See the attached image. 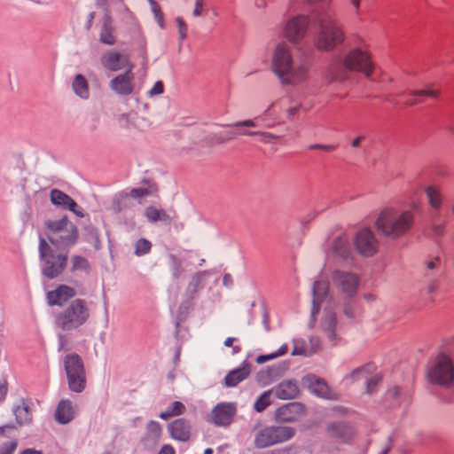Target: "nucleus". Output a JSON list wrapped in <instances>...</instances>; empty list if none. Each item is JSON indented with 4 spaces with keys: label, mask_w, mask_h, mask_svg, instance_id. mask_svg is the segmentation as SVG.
I'll use <instances>...</instances> for the list:
<instances>
[{
    "label": "nucleus",
    "mask_w": 454,
    "mask_h": 454,
    "mask_svg": "<svg viewBox=\"0 0 454 454\" xmlns=\"http://www.w3.org/2000/svg\"><path fill=\"white\" fill-rule=\"evenodd\" d=\"M270 68L283 86L296 87L309 79V62L294 61L292 49L286 42H280L275 46Z\"/></svg>",
    "instance_id": "1"
},
{
    "label": "nucleus",
    "mask_w": 454,
    "mask_h": 454,
    "mask_svg": "<svg viewBox=\"0 0 454 454\" xmlns=\"http://www.w3.org/2000/svg\"><path fill=\"white\" fill-rule=\"evenodd\" d=\"M414 222L415 214L412 210L387 207L380 213L375 222V227L384 237L397 239L411 231Z\"/></svg>",
    "instance_id": "2"
},
{
    "label": "nucleus",
    "mask_w": 454,
    "mask_h": 454,
    "mask_svg": "<svg viewBox=\"0 0 454 454\" xmlns=\"http://www.w3.org/2000/svg\"><path fill=\"white\" fill-rule=\"evenodd\" d=\"M317 29L314 38L315 48L322 52H330L345 41L342 26L333 17L323 15L317 20Z\"/></svg>",
    "instance_id": "3"
},
{
    "label": "nucleus",
    "mask_w": 454,
    "mask_h": 454,
    "mask_svg": "<svg viewBox=\"0 0 454 454\" xmlns=\"http://www.w3.org/2000/svg\"><path fill=\"white\" fill-rule=\"evenodd\" d=\"M90 317V309L87 301L77 298L71 301L55 317V325L63 332H72L83 326Z\"/></svg>",
    "instance_id": "4"
},
{
    "label": "nucleus",
    "mask_w": 454,
    "mask_h": 454,
    "mask_svg": "<svg viewBox=\"0 0 454 454\" xmlns=\"http://www.w3.org/2000/svg\"><path fill=\"white\" fill-rule=\"evenodd\" d=\"M44 227L49 241L57 247L68 248L78 240V229L67 216L47 220L44 223Z\"/></svg>",
    "instance_id": "5"
},
{
    "label": "nucleus",
    "mask_w": 454,
    "mask_h": 454,
    "mask_svg": "<svg viewBox=\"0 0 454 454\" xmlns=\"http://www.w3.org/2000/svg\"><path fill=\"white\" fill-rule=\"evenodd\" d=\"M38 250L42 274L49 279L59 277L67 265V254L57 252L43 238L39 239Z\"/></svg>",
    "instance_id": "6"
},
{
    "label": "nucleus",
    "mask_w": 454,
    "mask_h": 454,
    "mask_svg": "<svg viewBox=\"0 0 454 454\" xmlns=\"http://www.w3.org/2000/svg\"><path fill=\"white\" fill-rule=\"evenodd\" d=\"M342 66L348 71L362 73L370 78L375 71V64L372 54L360 47L349 50L342 59Z\"/></svg>",
    "instance_id": "7"
},
{
    "label": "nucleus",
    "mask_w": 454,
    "mask_h": 454,
    "mask_svg": "<svg viewBox=\"0 0 454 454\" xmlns=\"http://www.w3.org/2000/svg\"><path fill=\"white\" fill-rule=\"evenodd\" d=\"M69 389L75 393H81L86 387V373L81 356L75 353L68 354L64 358Z\"/></svg>",
    "instance_id": "8"
},
{
    "label": "nucleus",
    "mask_w": 454,
    "mask_h": 454,
    "mask_svg": "<svg viewBox=\"0 0 454 454\" xmlns=\"http://www.w3.org/2000/svg\"><path fill=\"white\" fill-rule=\"evenodd\" d=\"M427 378L429 382L448 387L454 380V364L446 355H439L427 369Z\"/></svg>",
    "instance_id": "9"
},
{
    "label": "nucleus",
    "mask_w": 454,
    "mask_h": 454,
    "mask_svg": "<svg viewBox=\"0 0 454 454\" xmlns=\"http://www.w3.org/2000/svg\"><path fill=\"white\" fill-rule=\"evenodd\" d=\"M295 430L291 427H266L256 433L254 442L256 448L263 449L286 442L293 438Z\"/></svg>",
    "instance_id": "10"
},
{
    "label": "nucleus",
    "mask_w": 454,
    "mask_h": 454,
    "mask_svg": "<svg viewBox=\"0 0 454 454\" xmlns=\"http://www.w3.org/2000/svg\"><path fill=\"white\" fill-rule=\"evenodd\" d=\"M277 101H271L262 114L254 119H247L239 121L233 123L225 124V127L239 128H254L257 126V121H261L264 123V127L270 129L282 123L281 117L275 110Z\"/></svg>",
    "instance_id": "11"
},
{
    "label": "nucleus",
    "mask_w": 454,
    "mask_h": 454,
    "mask_svg": "<svg viewBox=\"0 0 454 454\" xmlns=\"http://www.w3.org/2000/svg\"><path fill=\"white\" fill-rule=\"evenodd\" d=\"M309 23L310 18L308 15L301 14L290 18L283 29L284 37L293 44L301 43L307 35Z\"/></svg>",
    "instance_id": "12"
},
{
    "label": "nucleus",
    "mask_w": 454,
    "mask_h": 454,
    "mask_svg": "<svg viewBox=\"0 0 454 454\" xmlns=\"http://www.w3.org/2000/svg\"><path fill=\"white\" fill-rule=\"evenodd\" d=\"M333 286L347 297H353L357 291L359 277L353 272L335 270L332 275Z\"/></svg>",
    "instance_id": "13"
},
{
    "label": "nucleus",
    "mask_w": 454,
    "mask_h": 454,
    "mask_svg": "<svg viewBox=\"0 0 454 454\" xmlns=\"http://www.w3.org/2000/svg\"><path fill=\"white\" fill-rule=\"evenodd\" d=\"M237 411L233 403H218L210 413V421L218 427H226L231 424Z\"/></svg>",
    "instance_id": "14"
},
{
    "label": "nucleus",
    "mask_w": 454,
    "mask_h": 454,
    "mask_svg": "<svg viewBox=\"0 0 454 454\" xmlns=\"http://www.w3.org/2000/svg\"><path fill=\"white\" fill-rule=\"evenodd\" d=\"M355 247L364 256H372L378 250V241L372 231L364 229L356 234Z\"/></svg>",
    "instance_id": "15"
},
{
    "label": "nucleus",
    "mask_w": 454,
    "mask_h": 454,
    "mask_svg": "<svg viewBox=\"0 0 454 454\" xmlns=\"http://www.w3.org/2000/svg\"><path fill=\"white\" fill-rule=\"evenodd\" d=\"M100 62L104 68L112 72H117L123 68L128 69L129 66H133L127 55L121 54L114 50L106 51L101 56Z\"/></svg>",
    "instance_id": "16"
},
{
    "label": "nucleus",
    "mask_w": 454,
    "mask_h": 454,
    "mask_svg": "<svg viewBox=\"0 0 454 454\" xmlns=\"http://www.w3.org/2000/svg\"><path fill=\"white\" fill-rule=\"evenodd\" d=\"M134 66H129L124 74L115 76L110 81V88L116 94L128 96L133 92Z\"/></svg>",
    "instance_id": "17"
},
{
    "label": "nucleus",
    "mask_w": 454,
    "mask_h": 454,
    "mask_svg": "<svg viewBox=\"0 0 454 454\" xmlns=\"http://www.w3.org/2000/svg\"><path fill=\"white\" fill-rule=\"evenodd\" d=\"M50 200L54 206L63 209H68L77 217H84L83 211L78 208L76 202L69 195L59 189H52L51 191Z\"/></svg>",
    "instance_id": "18"
},
{
    "label": "nucleus",
    "mask_w": 454,
    "mask_h": 454,
    "mask_svg": "<svg viewBox=\"0 0 454 454\" xmlns=\"http://www.w3.org/2000/svg\"><path fill=\"white\" fill-rule=\"evenodd\" d=\"M170 436L180 442H187L191 436V424L185 419H177L168 425Z\"/></svg>",
    "instance_id": "19"
},
{
    "label": "nucleus",
    "mask_w": 454,
    "mask_h": 454,
    "mask_svg": "<svg viewBox=\"0 0 454 454\" xmlns=\"http://www.w3.org/2000/svg\"><path fill=\"white\" fill-rule=\"evenodd\" d=\"M327 433L333 438L348 442L355 435V429L345 422H334L328 425Z\"/></svg>",
    "instance_id": "20"
},
{
    "label": "nucleus",
    "mask_w": 454,
    "mask_h": 454,
    "mask_svg": "<svg viewBox=\"0 0 454 454\" xmlns=\"http://www.w3.org/2000/svg\"><path fill=\"white\" fill-rule=\"evenodd\" d=\"M75 294L76 292L74 288L66 285H60L55 290L47 293V301L51 306H60L67 300L74 297Z\"/></svg>",
    "instance_id": "21"
},
{
    "label": "nucleus",
    "mask_w": 454,
    "mask_h": 454,
    "mask_svg": "<svg viewBox=\"0 0 454 454\" xmlns=\"http://www.w3.org/2000/svg\"><path fill=\"white\" fill-rule=\"evenodd\" d=\"M301 405L298 403H289L277 409L276 419L281 422H292L298 419L301 413Z\"/></svg>",
    "instance_id": "22"
},
{
    "label": "nucleus",
    "mask_w": 454,
    "mask_h": 454,
    "mask_svg": "<svg viewBox=\"0 0 454 454\" xmlns=\"http://www.w3.org/2000/svg\"><path fill=\"white\" fill-rule=\"evenodd\" d=\"M162 429L159 422L151 420L146 424L145 433L142 442L147 448L155 447L161 437Z\"/></svg>",
    "instance_id": "23"
},
{
    "label": "nucleus",
    "mask_w": 454,
    "mask_h": 454,
    "mask_svg": "<svg viewBox=\"0 0 454 454\" xmlns=\"http://www.w3.org/2000/svg\"><path fill=\"white\" fill-rule=\"evenodd\" d=\"M328 283L325 281L317 280L313 284L312 294V309L311 316L315 317L318 314L320 309V303L324 301L325 297L328 294Z\"/></svg>",
    "instance_id": "24"
},
{
    "label": "nucleus",
    "mask_w": 454,
    "mask_h": 454,
    "mask_svg": "<svg viewBox=\"0 0 454 454\" xmlns=\"http://www.w3.org/2000/svg\"><path fill=\"white\" fill-rule=\"evenodd\" d=\"M274 393L277 398L281 400L294 399L299 395V388L295 381L284 380L275 388Z\"/></svg>",
    "instance_id": "25"
},
{
    "label": "nucleus",
    "mask_w": 454,
    "mask_h": 454,
    "mask_svg": "<svg viewBox=\"0 0 454 454\" xmlns=\"http://www.w3.org/2000/svg\"><path fill=\"white\" fill-rule=\"evenodd\" d=\"M251 368L247 363L243 366L231 371L224 378V386L227 387H236L239 383L245 380L250 374Z\"/></svg>",
    "instance_id": "26"
},
{
    "label": "nucleus",
    "mask_w": 454,
    "mask_h": 454,
    "mask_svg": "<svg viewBox=\"0 0 454 454\" xmlns=\"http://www.w3.org/2000/svg\"><path fill=\"white\" fill-rule=\"evenodd\" d=\"M74 409L69 400H61L55 411V419L59 424H67L74 417Z\"/></svg>",
    "instance_id": "27"
},
{
    "label": "nucleus",
    "mask_w": 454,
    "mask_h": 454,
    "mask_svg": "<svg viewBox=\"0 0 454 454\" xmlns=\"http://www.w3.org/2000/svg\"><path fill=\"white\" fill-rule=\"evenodd\" d=\"M307 380L309 381V388L311 393L325 399L333 398L327 384L323 380L316 376H309Z\"/></svg>",
    "instance_id": "28"
},
{
    "label": "nucleus",
    "mask_w": 454,
    "mask_h": 454,
    "mask_svg": "<svg viewBox=\"0 0 454 454\" xmlns=\"http://www.w3.org/2000/svg\"><path fill=\"white\" fill-rule=\"evenodd\" d=\"M239 136L244 137H257L258 141L264 144V145H275L279 143L282 137L273 134L271 132L268 131H262V130H240L238 133Z\"/></svg>",
    "instance_id": "29"
},
{
    "label": "nucleus",
    "mask_w": 454,
    "mask_h": 454,
    "mask_svg": "<svg viewBox=\"0 0 454 454\" xmlns=\"http://www.w3.org/2000/svg\"><path fill=\"white\" fill-rule=\"evenodd\" d=\"M13 413L16 417L17 423L20 425L27 424L32 420V412L24 399H20L14 404Z\"/></svg>",
    "instance_id": "30"
},
{
    "label": "nucleus",
    "mask_w": 454,
    "mask_h": 454,
    "mask_svg": "<svg viewBox=\"0 0 454 454\" xmlns=\"http://www.w3.org/2000/svg\"><path fill=\"white\" fill-rule=\"evenodd\" d=\"M74 93L82 99H87L90 96L89 83L82 74H76L72 82Z\"/></svg>",
    "instance_id": "31"
},
{
    "label": "nucleus",
    "mask_w": 454,
    "mask_h": 454,
    "mask_svg": "<svg viewBox=\"0 0 454 454\" xmlns=\"http://www.w3.org/2000/svg\"><path fill=\"white\" fill-rule=\"evenodd\" d=\"M111 22V19L106 17L99 33V41L106 45H114L116 42L115 35H114V29Z\"/></svg>",
    "instance_id": "32"
},
{
    "label": "nucleus",
    "mask_w": 454,
    "mask_h": 454,
    "mask_svg": "<svg viewBox=\"0 0 454 454\" xmlns=\"http://www.w3.org/2000/svg\"><path fill=\"white\" fill-rule=\"evenodd\" d=\"M145 216L146 220L151 223L157 222L169 223L171 221L170 216L163 209L156 208L153 206L147 207L145 210Z\"/></svg>",
    "instance_id": "33"
},
{
    "label": "nucleus",
    "mask_w": 454,
    "mask_h": 454,
    "mask_svg": "<svg viewBox=\"0 0 454 454\" xmlns=\"http://www.w3.org/2000/svg\"><path fill=\"white\" fill-rule=\"evenodd\" d=\"M425 192L430 207L434 210L440 209L442 204V196L440 189L435 185H429L426 187Z\"/></svg>",
    "instance_id": "34"
},
{
    "label": "nucleus",
    "mask_w": 454,
    "mask_h": 454,
    "mask_svg": "<svg viewBox=\"0 0 454 454\" xmlns=\"http://www.w3.org/2000/svg\"><path fill=\"white\" fill-rule=\"evenodd\" d=\"M337 325V319L336 316L333 312L327 313L322 322V328L324 332L325 333L327 338L330 340H334L336 334H335V327Z\"/></svg>",
    "instance_id": "35"
},
{
    "label": "nucleus",
    "mask_w": 454,
    "mask_h": 454,
    "mask_svg": "<svg viewBox=\"0 0 454 454\" xmlns=\"http://www.w3.org/2000/svg\"><path fill=\"white\" fill-rule=\"evenodd\" d=\"M185 411L186 407L183 403L179 401H175L171 403L164 411H161L159 417L162 419L167 420L169 418L184 414Z\"/></svg>",
    "instance_id": "36"
},
{
    "label": "nucleus",
    "mask_w": 454,
    "mask_h": 454,
    "mask_svg": "<svg viewBox=\"0 0 454 454\" xmlns=\"http://www.w3.org/2000/svg\"><path fill=\"white\" fill-rule=\"evenodd\" d=\"M408 94L411 97H429L437 98L441 94L440 88H436L434 83L427 84L425 89L418 90H410Z\"/></svg>",
    "instance_id": "37"
},
{
    "label": "nucleus",
    "mask_w": 454,
    "mask_h": 454,
    "mask_svg": "<svg viewBox=\"0 0 454 454\" xmlns=\"http://www.w3.org/2000/svg\"><path fill=\"white\" fill-rule=\"evenodd\" d=\"M207 275V271H200L194 274L188 285V292L191 294H195L199 290L203 288L205 285V278Z\"/></svg>",
    "instance_id": "38"
},
{
    "label": "nucleus",
    "mask_w": 454,
    "mask_h": 454,
    "mask_svg": "<svg viewBox=\"0 0 454 454\" xmlns=\"http://www.w3.org/2000/svg\"><path fill=\"white\" fill-rule=\"evenodd\" d=\"M71 262V271H81L85 272L86 274L90 272V266L88 260L85 257L74 255L72 257Z\"/></svg>",
    "instance_id": "39"
},
{
    "label": "nucleus",
    "mask_w": 454,
    "mask_h": 454,
    "mask_svg": "<svg viewBox=\"0 0 454 454\" xmlns=\"http://www.w3.org/2000/svg\"><path fill=\"white\" fill-rule=\"evenodd\" d=\"M343 313L348 318H356L361 316L362 311L356 301L349 300L344 303Z\"/></svg>",
    "instance_id": "40"
},
{
    "label": "nucleus",
    "mask_w": 454,
    "mask_h": 454,
    "mask_svg": "<svg viewBox=\"0 0 454 454\" xmlns=\"http://www.w3.org/2000/svg\"><path fill=\"white\" fill-rule=\"evenodd\" d=\"M272 390L264 391L254 402V408L257 412H262L271 403Z\"/></svg>",
    "instance_id": "41"
},
{
    "label": "nucleus",
    "mask_w": 454,
    "mask_h": 454,
    "mask_svg": "<svg viewBox=\"0 0 454 454\" xmlns=\"http://www.w3.org/2000/svg\"><path fill=\"white\" fill-rule=\"evenodd\" d=\"M325 78L329 82L345 80L343 72L334 65H330L325 70Z\"/></svg>",
    "instance_id": "42"
},
{
    "label": "nucleus",
    "mask_w": 454,
    "mask_h": 454,
    "mask_svg": "<svg viewBox=\"0 0 454 454\" xmlns=\"http://www.w3.org/2000/svg\"><path fill=\"white\" fill-rule=\"evenodd\" d=\"M129 118H131L132 126L139 130H145L150 127V121L145 117L137 115L132 117L129 114H123L121 117V120L126 121H129Z\"/></svg>",
    "instance_id": "43"
},
{
    "label": "nucleus",
    "mask_w": 454,
    "mask_h": 454,
    "mask_svg": "<svg viewBox=\"0 0 454 454\" xmlns=\"http://www.w3.org/2000/svg\"><path fill=\"white\" fill-rule=\"evenodd\" d=\"M152 243L146 239H139L135 244V254L142 256L150 253Z\"/></svg>",
    "instance_id": "44"
},
{
    "label": "nucleus",
    "mask_w": 454,
    "mask_h": 454,
    "mask_svg": "<svg viewBox=\"0 0 454 454\" xmlns=\"http://www.w3.org/2000/svg\"><path fill=\"white\" fill-rule=\"evenodd\" d=\"M371 369L372 366L370 364L358 367L350 372L349 378L354 380L367 379L369 373L371 372Z\"/></svg>",
    "instance_id": "45"
},
{
    "label": "nucleus",
    "mask_w": 454,
    "mask_h": 454,
    "mask_svg": "<svg viewBox=\"0 0 454 454\" xmlns=\"http://www.w3.org/2000/svg\"><path fill=\"white\" fill-rule=\"evenodd\" d=\"M150 4L151 10L154 14V18L157 20L160 27H163V13L160 11V5L155 0H147Z\"/></svg>",
    "instance_id": "46"
},
{
    "label": "nucleus",
    "mask_w": 454,
    "mask_h": 454,
    "mask_svg": "<svg viewBox=\"0 0 454 454\" xmlns=\"http://www.w3.org/2000/svg\"><path fill=\"white\" fill-rule=\"evenodd\" d=\"M129 202V198L127 195H121L116 199H114L113 202V210L116 213H119L122 211L124 208L127 207V204Z\"/></svg>",
    "instance_id": "47"
},
{
    "label": "nucleus",
    "mask_w": 454,
    "mask_h": 454,
    "mask_svg": "<svg viewBox=\"0 0 454 454\" xmlns=\"http://www.w3.org/2000/svg\"><path fill=\"white\" fill-rule=\"evenodd\" d=\"M176 23L178 27L179 37L181 40H184L187 36V25L181 17L176 19Z\"/></svg>",
    "instance_id": "48"
},
{
    "label": "nucleus",
    "mask_w": 454,
    "mask_h": 454,
    "mask_svg": "<svg viewBox=\"0 0 454 454\" xmlns=\"http://www.w3.org/2000/svg\"><path fill=\"white\" fill-rule=\"evenodd\" d=\"M170 260L173 266V275L175 278H179L183 270L181 266V262L179 259L175 255H170Z\"/></svg>",
    "instance_id": "49"
},
{
    "label": "nucleus",
    "mask_w": 454,
    "mask_h": 454,
    "mask_svg": "<svg viewBox=\"0 0 454 454\" xmlns=\"http://www.w3.org/2000/svg\"><path fill=\"white\" fill-rule=\"evenodd\" d=\"M17 442L12 441L10 442L4 443L0 448V454H13L17 448Z\"/></svg>",
    "instance_id": "50"
},
{
    "label": "nucleus",
    "mask_w": 454,
    "mask_h": 454,
    "mask_svg": "<svg viewBox=\"0 0 454 454\" xmlns=\"http://www.w3.org/2000/svg\"><path fill=\"white\" fill-rule=\"evenodd\" d=\"M380 380V379L378 375H373L366 380V392L368 394H371L374 391V388L379 383Z\"/></svg>",
    "instance_id": "51"
},
{
    "label": "nucleus",
    "mask_w": 454,
    "mask_h": 454,
    "mask_svg": "<svg viewBox=\"0 0 454 454\" xmlns=\"http://www.w3.org/2000/svg\"><path fill=\"white\" fill-rule=\"evenodd\" d=\"M336 145H321V144H314L309 146V150H323L325 152H333L336 150Z\"/></svg>",
    "instance_id": "52"
},
{
    "label": "nucleus",
    "mask_w": 454,
    "mask_h": 454,
    "mask_svg": "<svg viewBox=\"0 0 454 454\" xmlns=\"http://www.w3.org/2000/svg\"><path fill=\"white\" fill-rule=\"evenodd\" d=\"M164 91V85L161 81H158L154 83L153 87L149 91L150 96L160 95Z\"/></svg>",
    "instance_id": "53"
},
{
    "label": "nucleus",
    "mask_w": 454,
    "mask_h": 454,
    "mask_svg": "<svg viewBox=\"0 0 454 454\" xmlns=\"http://www.w3.org/2000/svg\"><path fill=\"white\" fill-rule=\"evenodd\" d=\"M438 289V281L436 279H430L425 286L427 294H433Z\"/></svg>",
    "instance_id": "54"
},
{
    "label": "nucleus",
    "mask_w": 454,
    "mask_h": 454,
    "mask_svg": "<svg viewBox=\"0 0 454 454\" xmlns=\"http://www.w3.org/2000/svg\"><path fill=\"white\" fill-rule=\"evenodd\" d=\"M149 192L145 188H136L132 189L129 192V196L133 199H138L144 196L148 195Z\"/></svg>",
    "instance_id": "55"
},
{
    "label": "nucleus",
    "mask_w": 454,
    "mask_h": 454,
    "mask_svg": "<svg viewBox=\"0 0 454 454\" xmlns=\"http://www.w3.org/2000/svg\"><path fill=\"white\" fill-rule=\"evenodd\" d=\"M204 10V0H195L194 9L192 12L193 17L201 16Z\"/></svg>",
    "instance_id": "56"
},
{
    "label": "nucleus",
    "mask_w": 454,
    "mask_h": 454,
    "mask_svg": "<svg viewBox=\"0 0 454 454\" xmlns=\"http://www.w3.org/2000/svg\"><path fill=\"white\" fill-rule=\"evenodd\" d=\"M363 0H346V2L349 4V6L352 8L353 12L355 14H358L360 12V8L362 5Z\"/></svg>",
    "instance_id": "57"
},
{
    "label": "nucleus",
    "mask_w": 454,
    "mask_h": 454,
    "mask_svg": "<svg viewBox=\"0 0 454 454\" xmlns=\"http://www.w3.org/2000/svg\"><path fill=\"white\" fill-rule=\"evenodd\" d=\"M366 138L365 135H359L356 137L354 139H352L350 145L352 148H360L361 144L363 141H364Z\"/></svg>",
    "instance_id": "58"
},
{
    "label": "nucleus",
    "mask_w": 454,
    "mask_h": 454,
    "mask_svg": "<svg viewBox=\"0 0 454 454\" xmlns=\"http://www.w3.org/2000/svg\"><path fill=\"white\" fill-rule=\"evenodd\" d=\"M69 349L67 344V339L64 335L60 334L59 336V351H67Z\"/></svg>",
    "instance_id": "59"
},
{
    "label": "nucleus",
    "mask_w": 454,
    "mask_h": 454,
    "mask_svg": "<svg viewBox=\"0 0 454 454\" xmlns=\"http://www.w3.org/2000/svg\"><path fill=\"white\" fill-rule=\"evenodd\" d=\"M439 264H440L439 257H434V259H432L427 262V268L428 270H434V269L438 268Z\"/></svg>",
    "instance_id": "60"
},
{
    "label": "nucleus",
    "mask_w": 454,
    "mask_h": 454,
    "mask_svg": "<svg viewBox=\"0 0 454 454\" xmlns=\"http://www.w3.org/2000/svg\"><path fill=\"white\" fill-rule=\"evenodd\" d=\"M8 391L7 384L5 382H0V402L4 401L6 397Z\"/></svg>",
    "instance_id": "61"
},
{
    "label": "nucleus",
    "mask_w": 454,
    "mask_h": 454,
    "mask_svg": "<svg viewBox=\"0 0 454 454\" xmlns=\"http://www.w3.org/2000/svg\"><path fill=\"white\" fill-rule=\"evenodd\" d=\"M159 454H175V450L171 445L166 444L162 446Z\"/></svg>",
    "instance_id": "62"
},
{
    "label": "nucleus",
    "mask_w": 454,
    "mask_h": 454,
    "mask_svg": "<svg viewBox=\"0 0 454 454\" xmlns=\"http://www.w3.org/2000/svg\"><path fill=\"white\" fill-rule=\"evenodd\" d=\"M215 143L217 144H222V143H224L226 142L227 140L231 139V137H223L221 134H213V137H212Z\"/></svg>",
    "instance_id": "63"
},
{
    "label": "nucleus",
    "mask_w": 454,
    "mask_h": 454,
    "mask_svg": "<svg viewBox=\"0 0 454 454\" xmlns=\"http://www.w3.org/2000/svg\"><path fill=\"white\" fill-rule=\"evenodd\" d=\"M288 347L286 344L282 345L277 352L272 353L273 356H276V358L281 356H284L287 353Z\"/></svg>",
    "instance_id": "64"
}]
</instances>
